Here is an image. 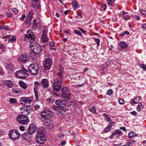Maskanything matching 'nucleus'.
I'll return each mask as SVG.
<instances>
[{
	"mask_svg": "<svg viewBox=\"0 0 146 146\" xmlns=\"http://www.w3.org/2000/svg\"><path fill=\"white\" fill-rule=\"evenodd\" d=\"M40 83V85L43 89L46 88L49 86V81L47 79H43Z\"/></svg>",
	"mask_w": 146,
	"mask_h": 146,
	"instance_id": "obj_16",
	"label": "nucleus"
},
{
	"mask_svg": "<svg viewBox=\"0 0 146 146\" xmlns=\"http://www.w3.org/2000/svg\"><path fill=\"white\" fill-rule=\"evenodd\" d=\"M137 135L136 133L133 131H131L128 134L129 138H132Z\"/></svg>",
	"mask_w": 146,
	"mask_h": 146,
	"instance_id": "obj_29",
	"label": "nucleus"
},
{
	"mask_svg": "<svg viewBox=\"0 0 146 146\" xmlns=\"http://www.w3.org/2000/svg\"><path fill=\"white\" fill-rule=\"evenodd\" d=\"M19 84L21 86L23 89H26L27 88V86L25 83L22 81H20L19 82Z\"/></svg>",
	"mask_w": 146,
	"mask_h": 146,
	"instance_id": "obj_30",
	"label": "nucleus"
},
{
	"mask_svg": "<svg viewBox=\"0 0 146 146\" xmlns=\"http://www.w3.org/2000/svg\"><path fill=\"white\" fill-rule=\"evenodd\" d=\"M90 111L93 113H95L96 112V109L94 106L90 108Z\"/></svg>",
	"mask_w": 146,
	"mask_h": 146,
	"instance_id": "obj_40",
	"label": "nucleus"
},
{
	"mask_svg": "<svg viewBox=\"0 0 146 146\" xmlns=\"http://www.w3.org/2000/svg\"><path fill=\"white\" fill-rule=\"evenodd\" d=\"M41 40L43 42H45L48 41V38L47 37L46 35L42 34Z\"/></svg>",
	"mask_w": 146,
	"mask_h": 146,
	"instance_id": "obj_25",
	"label": "nucleus"
},
{
	"mask_svg": "<svg viewBox=\"0 0 146 146\" xmlns=\"http://www.w3.org/2000/svg\"><path fill=\"white\" fill-rule=\"evenodd\" d=\"M28 57L27 55L25 54L21 55L19 58V61L22 63H24L27 61Z\"/></svg>",
	"mask_w": 146,
	"mask_h": 146,
	"instance_id": "obj_19",
	"label": "nucleus"
},
{
	"mask_svg": "<svg viewBox=\"0 0 146 146\" xmlns=\"http://www.w3.org/2000/svg\"><path fill=\"white\" fill-rule=\"evenodd\" d=\"M135 100L134 99H133L130 100V103L132 105H133V104H137V103Z\"/></svg>",
	"mask_w": 146,
	"mask_h": 146,
	"instance_id": "obj_53",
	"label": "nucleus"
},
{
	"mask_svg": "<svg viewBox=\"0 0 146 146\" xmlns=\"http://www.w3.org/2000/svg\"><path fill=\"white\" fill-rule=\"evenodd\" d=\"M38 54L35 52L31 49V51L30 52L29 55L31 59H34L36 58Z\"/></svg>",
	"mask_w": 146,
	"mask_h": 146,
	"instance_id": "obj_23",
	"label": "nucleus"
},
{
	"mask_svg": "<svg viewBox=\"0 0 146 146\" xmlns=\"http://www.w3.org/2000/svg\"><path fill=\"white\" fill-rule=\"evenodd\" d=\"M122 17L124 19L125 21L129 20L130 19V17L129 15H125L123 16Z\"/></svg>",
	"mask_w": 146,
	"mask_h": 146,
	"instance_id": "obj_46",
	"label": "nucleus"
},
{
	"mask_svg": "<svg viewBox=\"0 0 146 146\" xmlns=\"http://www.w3.org/2000/svg\"><path fill=\"white\" fill-rule=\"evenodd\" d=\"M6 16L7 17L11 18L12 17V13H8L6 14Z\"/></svg>",
	"mask_w": 146,
	"mask_h": 146,
	"instance_id": "obj_54",
	"label": "nucleus"
},
{
	"mask_svg": "<svg viewBox=\"0 0 146 146\" xmlns=\"http://www.w3.org/2000/svg\"><path fill=\"white\" fill-rule=\"evenodd\" d=\"M62 96L64 98L65 100L67 101H68L69 100L70 98L71 95L69 93L65 94V96L62 95Z\"/></svg>",
	"mask_w": 146,
	"mask_h": 146,
	"instance_id": "obj_28",
	"label": "nucleus"
},
{
	"mask_svg": "<svg viewBox=\"0 0 146 146\" xmlns=\"http://www.w3.org/2000/svg\"><path fill=\"white\" fill-rule=\"evenodd\" d=\"M5 84H6L7 85V86L9 88L12 87H13L14 85L12 82L10 80L6 81Z\"/></svg>",
	"mask_w": 146,
	"mask_h": 146,
	"instance_id": "obj_26",
	"label": "nucleus"
},
{
	"mask_svg": "<svg viewBox=\"0 0 146 146\" xmlns=\"http://www.w3.org/2000/svg\"><path fill=\"white\" fill-rule=\"evenodd\" d=\"M55 104L59 108L64 107L66 105L65 101L60 99H58L56 101Z\"/></svg>",
	"mask_w": 146,
	"mask_h": 146,
	"instance_id": "obj_18",
	"label": "nucleus"
},
{
	"mask_svg": "<svg viewBox=\"0 0 146 146\" xmlns=\"http://www.w3.org/2000/svg\"><path fill=\"white\" fill-rule=\"evenodd\" d=\"M45 130L43 127L38 128L36 136V141L38 143L43 144L45 141Z\"/></svg>",
	"mask_w": 146,
	"mask_h": 146,
	"instance_id": "obj_1",
	"label": "nucleus"
},
{
	"mask_svg": "<svg viewBox=\"0 0 146 146\" xmlns=\"http://www.w3.org/2000/svg\"><path fill=\"white\" fill-rule=\"evenodd\" d=\"M113 93V90L112 89H109L108 90L107 92V94L108 96L111 95Z\"/></svg>",
	"mask_w": 146,
	"mask_h": 146,
	"instance_id": "obj_47",
	"label": "nucleus"
},
{
	"mask_svg": "<svg viewBox=\"0 0 146 146\" xmlns=\"http://www.w3.org/2000/svg\"><path fill=\"white\" fill-rule=\"evenodd\" d=\"M15 75L18 78L21 79H24L29 76L28 71L24 68L17 71Z\"/></svg>",
	"mask_w": 146,
	"mask_h": 146,
	"instance_id": "obj_2",
	"label": "nucleus"
},
{
	"mask_svg": "<svg viewBox=\"0 0 146 146\" xmlns=\"http://www.w3.org/2000/svg\"><path fill=\"white\" fill-rule=\"evenodd\" d=\"M73 31L74 33H75L76 34L80 36H82V35L80 32L77 30H74Z\"/></svg>",
	"mask_w": 146,
	"mask_h": 146,
	"instance_id": "obj_50",
	"label": "nucleus"
},
{
	"mask_svg": "<svg viewBox=\"0 0 146 146\" xmlns=\"http://www.w3.org/2000/svg\"><path fill=\"white\" fill-rule=\"evenodd\" d=\"M143 108V106L142 104L140 103L139 104L138 106L137 107V111H140Z\"/></svg>",
	"mask_w": 146,
	"mask_h": 146,
	"instance_id": "obj_38",
	"label": "nucleus"
},
{
	"mask_svg": "<svg viewBox=\"0 0 146 146\" xmlns=\"http://www.w3.org/2000/svg\"><path fill=\"white\" fill-rule=\"evenodd\" d=\"M37 23H36V19H34L33 20V26L36 27L38 28L37 26Z\"/></svg>",
	"mask_w": 146,
	"mask_h": 146,
	"instance_id": "obj_52",
	"label": "nucleus"
},
{
	"mask_svg": "<svg viewBox=\"0 0 146 146\" xmlns=\"http://www.w3.org/2000/svg\"><path fill=\"white\" fill-rule=\"evenodd\" d=\"M28 70L31 74L32 75L36 74L39 70L38 64L36 63L31 64L29 66Z\"/></svg>",
	"mask_w": 146,
	"mask_h": 146,
	"instance_id": "obj_3",
	"label": "nucleus"
},
{
	"mask_svg": "<svg viewBox=\"0 0 146 146\" xmlns=\"http://www.w3.org/2000/svg\"><path fill=\"white\" fill-rule=\"evenodd\" d=\"M140 67L144 70H146V65L143 64H141L139 65Z\"/></svg>",
	"mask_w": 146,
	"mask_h": 146,
	"instance_id": "obj_45",
	"label": "nucleus"
},
{
	"mask_svg": "<svg viewBox=\"0 0 146 146\" xmlns=\"http://www.w3.org/2000/svg\"><path fill=\"white\" fill-rule=\"evenodd\" d=\"M134 19L137 20H139L140 19V17L139 16L135 15L134 16Z\"/></svg>",
	"mask_w": 146,
	"mask_h": 146,
	"instance_id": "obj_64",
	"label": "nucleus"
},
{
	"mask_svg": "<svg viewBox=\"0 0 146 146\" xmlns=\"http://www.w3.org/2000/svg\"><path fill=\"white\" fill-rule=\"evenodd\" d=\"M31 49L33 50L35 53L37 54H39L41 51V46L38 44H36L35 42H32L30 44Z\"/></svg>",
	"mask_w": 146,
	"mask_h": 146,
	"instance_id": "obj_7",
	"label": "nucleus"
},
{
	"mask_svg": "<svg viewBox=\"0 0 146 146\" xmlns=\"http://www.w3.org/2000/svg\"><path fill=\"white\" fill-rule=\"evenodd\" d=\"M130 113L134 116H136L137 115V113L135 111H133L132 112H130Z\"/></svg>",
	"mask_w": 146,
	"mask_h": 146,
	"instance_id": "obj_62",
	"label": "nucleus"
},
{
	"mask_svg": "<svg viewBox=\"0 0 146 146\" xmlns=\"http://www.w3.org/2000/svg\"><path fill=\"white\" fill-rule=\"evenodd\" d=\"M107 7V6L106 4H103L102 6V8L104 11L106 9Z\"/></svg>",
	"mask_w": 146,
	"mask_h": 146,
	"instance_id": "obj_56",
	"label": "nucleus"
},
{
	"mask_svg": "<svg viewBox=\"0 0 146 146\" xmlns=\"http://www.w3.org/2000/svg\"><path fill=\"white\" fill-rule=\"evenodd\" d=\"M9 136L11 139L13 140H16L19 138L20 134L17 130L14 129L10 131Z\"/></svg>",
	"mask_w": 146,
	"mask_h": 146,
	"instance_id": "obj_8",
	"label": "nucleus"
},
{
	"mask_svg": "<svg viewBox=\"0 0 146 146\" xmlns=\"http://www.w3.org/2000/svg\"><path fill=\"white\" fill-rule=\"evenodd\" d=\"M20 103L23 104H30L32 102V100L29 97H22L20 98Z\"/></svg>",
	"mask_w": 146,
	"mask_h": 146,
	"instance_id": "obj_11",
	"label": "nucleus"
},
{
	"mask_svg": "<svg viewBox=\"0 0 146 146\" xmlns=\"http://www.w3.org/2000/svg\"><path fill=\"white\" fill-rule=\"evenodd\" d=\"M27 34L25 35V38H28L32 41V42H35V36L33 32H32L30 29H29L27 32Z\"/></svg>",
	"mask_w": 146,
	"mask_h": 146,
	"instance_id": "obj_10",
	"label": "nucleus"
},
{
	"mask_svg": "<svg viewBox=\"0 0 146 146\" xmlns=\"http://www.w3.org/2000/svg\"><path fill=\"white\" fill-rule=\"evenodd\" d=\"M36 127L34 124L32 123L29 126L28 131L30 134H32L36 132Z\"/></svg>",
	"mask_w": 146,
	"mask_h": 146,
	"instance_id": "obj_13",
	"label": "nucleus"
},
{
	"mask_svg": "<svg viewBox=\"0 0 146 146\" xmlns=\"http://www.w3.org/2000/svg\"><path fill=\"white\" fill-rule=\"evenodd\" d=\"M34 13L33 12V10L31 9L29 11V13L28 15V16L29 17H33V15Z\"/></svg>",
	"mask_w": 146,
	"mask_h": 146,
	"instance_id": "obj_41",
	"label": "nucleus"
},
{
	"mask_svg": "<svg viewBox=\"0 0 146 146\" xmlns=\"http://www.w3.org/2000/svg\"><path fill=\"white\" fill-rule=\"evenodd\" d=\"M128 46V45L125 42L122 41L119 43L118 49L119 51H121Z\"/></svg>",
	"mask_w": 146,
	"mask_h": 146,
	"instance_id": "obj_17",
	"label": "nucleus"
},
{
	"mask_svg": "<svg viewBox=\"0 0 146 146\" xmlns=\"http://www.w3.org/2000/svg\"><path fill=\"white\" fill-rule=\"evenodd\" d=\"M49 46L52 50H55L56 49L55 43L54 42H50Z\"/></svg>",
	"mask_w": 146,
	"mask_h": 146,
	"instance_id": "obj_31",
	"label": "nucleus"
},
{
	"mask_svg": "<svg viewBox=\"0 0 146 146\" xmlns=\"http://www.w3.org/2000/svg\"><path fill=\"white\" fill-rule=\"evenodd\" d=\"M62 79L56 78L54 80L53 85V89L56 91H59L62 87L61 83H62Z\"/></svg>",
	"mask_w": 146,
	"mask_h": 146,
	"instance_id": "obj_4",
	"label": "nucleus"
},
{
	"mask_svg": "<svg viewBox=\"0 0 146 146\" xmlns=\"http://www.w3.org/2000/svg\"><path fill=\"white\" fill-rule=\"evenodd\" d=\"M12 11L15 15L19 13L18 10L15 8L13 9Z\"/></svg>",
	"mask_w": 146,
	"mask_h": 146,
	"instance_id": "obj_51",
	"label": "nucleus"
},
{
	"mask_svg": "<svg viewBox=\"0 0 146 146\" xmlns=\"http://www.w3.org/2000/svg\"><path fill=\"white\" fill-rule=\"evenodd\" d=\"M70 90L67 87H64L63 88L62 90V95L65 96V94L69 93Z\"/></svg>",
	"mask_w": 146,
	"mask_h": 146,
	"instance_id": "obj_22",
	"label": "nucleus"
},
{
	"mask_svg": "<svg viewBox=\"0 0 146 146\" xmlns=\"http://www.w3.org/2000/svg\"><path fill=\"white\" fill-rule=\"evenodd\" d=\"M78 29L80 30L81 32L84 34H86V31L82 29L81 28H78Z\"/></svg>",
	"mask_w": 146,
	"mask_h": 146,
	"instance_id": "obj_55",
	"label": "nucleus"
},
{
	"mask_svg": "<svg viewBox=\"0 0 146 146\" xmlns=\"http://www.w3.org/2000/svg\"><path fill=\"white\" fill-rule=\"evenodd\" d=\"M52 111L47 110H43L40 113L41 117L44 119H48L52 116Z\"/></svg>",
	"mask_w": 146,
	"mask_h": 146,
	"instance_id": "obj_9",
	"label": "nucleus"
},
{
	"mask_svg": "<svg viewBox=\"0 0 146 146\" xmlns=\"http://www.w3.org/2000/svg\"><path fill=\"white\" fill-rule=\"evenodd\" d=\"M114 134H116V135H118L119 136H121L123 134L121 130L119 129L115 130L114 131Z\"/></svg>",
	"mask_w": 146,
	"mask_h": 146,
	"instance_id": "obj_34",
	"label": "nucleus"
},
{
	"mask_svg": "<svg viewBox=\"0 0 146 146\" xmlns=\"http://www.w3.org/2000/svg\"><path fill=\"white\" fill-rule=\"evenodd\" d=\"M93 38L95 42H96L97 45L98 46L99 45H100V40L99 38Z\"/></svg>",
	"mask_w": 146,
	"mask_h": 146,
	"instance_id": "obj_48",
	"label": "nucleus"
},
{
	"mask_svg": "<svg viewBox=\"0 0 146 146\" xmlns=\"http://www.w3.org/2000/svg\"><path fill=\"white\" fill-rule=\"evenodd\" d=\"M78 3L76 1H75L72 2V5L73 7L74 8H75V9H76L78 7Z\"/></svg>",
	"mask_w": 146,
	"mask_h": 146,
	"instance_id": "obj_36",
	"label": "nucleus"
},
{
	"mask_svg": "<svg viewBox=\"0 0 146 146\" xmlns=\"http://www.w3.org/2000/svg\"><path fill=\"white\" fill-rule=\"evenodd\" d=\"M53 122L52 120H47L44 123V124L46 127L50 128L53 127Z\"/></svg>",
	"mask_w": 146,
	"mask_h": 146,
	"instance_id": "obj_21",
	"label": "nucleus"
},
{
	"mask_svg": "<svg viewBox=\"0 0 146 146\" xmlns=\"http://www.w3.org/2000/svg\"><path fill=\"white\" fill-rule=\"evenodd\" d=\"M3 29H4L5 30H6L7 31L9 30V28H8V27L7 26L3 27Z\"/></svg>",
	"mask_w": 146,
	"mask_h": 146,
	"instance_id": "obj_63",
	"label": "nucleus"
},
{
	"mask_svg": "<svg viewBox=\"0 0 146 146\" xmlns=\"http://www.w3.org/2000/svg\"><path fill=\"white\" fill-rule=\"evenodd\" d=\"M64 135L62 133H60L58 135V137L61 139H63L64 138Z\"/></svg>",
	"mask_w": 146,
	"mask_h": 146,
	"instance_id": "obj_59",
	"label": "nucleus"
},
{
	"mask_svg": "<svg viewBox=\"0 0 146 146\" xmlns=\"http://www.w3.org/2000/svg\"><path fill=\"white\" fill-rule=\"evenodd\" d=\"M17 121L22 124H26L29 121V118L26 115H19L16 118Z\"/></svg>",
	"mask_w": 146,
	"mask_h": 146,
	"instance_id": "obj_5",
	"label": "nucleus"
},
{
	"mask_svg": "<svg viewBox=\"0 0 146 146\" xmlns=\"http://www.w3.org/2000/svg\"><path fill=\"white\" fill-rule=\"evenodd\" d=\"M0 48L2 50L3 52L6 51V46L3 44H1L0 46Z\"/></svg>",
	"mask_w": 146,
	"mask_h": 146,
	"instance_id": "obj_42",
	"label": "nucleus"
},
{
	"mask_svg": "<svg viewBox=\"0 0 146 146\" xmlns=\"http://www.w3.org/2000/svg\"><path fill=\"white\" fill-rule=\"evenodd\" d=\"M33 17H29L28 16L26 17V24H29L31 23L32 19Z\"/></svg>",
	"mask_w": 146,
	"mask_h": 146,
	"instance_id": "obj_32",
	"label": "nucleus"
},
{
	"mask_svg": "<svg viewBox=\"0 0 146 146\" xmlns=\"http://www.w3.org/2000/svg\"><path fill=\"white\" fill-rule=\"evenodd\" d=\"M43 63L44 69L46 70H48L51 68L52 62L50 58H47L45 59Z\"/></svg>",
	"mask_w": 146,
	"mask_h": 146,
	"instance_id": "obj_6",
	"label": "nucleus"
},
{
	"mask_svg": "<svg viewBox=\"0 0 146 146\" xmlns=\"http://www.w3.org/2000/svg\"><path fill=\"white\" fill-rule=\"evenodd\" d=\"M16 36L15 35H13L11 39L8 40L10 42H15L16 40Z\"/></svg>",
	"mask_w": 146,
	"mask_h": 146,
	"instance_id": "obj_39",
	"label": "nucleus"
},
{
	"mask_svg": "<svg viewBox=\"0 0 146 146\" xmlns=\"http://www.w3.org/2000/svg\"><path fill=\"white\" fill-rule=\"evenodd\" d=\"M32 6L35 9H41L40 5V1L38 0H33L32 1Z\"/></svg>",
	"mask_w": 146,
	"mask_h": 146,
	"instance_id": "obj_15",
	"label": "nucleus"
},
{
	"mask_svg": "<svg viewBox=\"0 0 146 146\" xmlns=\"http://www.w3.org/2000/svg\"><path fill=\"white\" fill-rule=\"evenodd\" d=\"M111 127L108 126V125L104 129V131L105 132H108L110 131L111 130Z\"/></svg>",
	"mask_w": 146,
	"mask_h": 146,
	"instance_id": "obj_43",
	"label": "nucleus"
},
{
	"mask_svg": "<svg viewBox=\"0 0 146 146\" xmlns=\"http://www.w3.org/2000/svg\"><path fill=\"white\" fill-rule=\"evenodd\" d=\"M141 27L143 29H146V23L142 24L141 25Z\"/></svg>",
	"mask_w": 146,
	"mask_h": 146,
	"instance_id": "obj_58",
	"label": "nucleus"
},
{
	"mask_svg": "<svg viewBox=\"0 0 146 146\" xmlns=\"http://www.w3.org/2000/svg\"><path fill=\"white\" fill-rule=\"evenodd\" d=\"M134 99L135 100L137 104L139 102V101L141 100V98L140 96H138L134 98Z\"/></svg>",
	"mask_w": 146,
	"mask_h": 146,
	"instance_id": "obj_44",
	"label": "nucleus"
},
{
	"mask_svg": "<svg viewBox=\"0 0 146 146\" xmlns=\"http://www.w3.org/2000/svg\"><path fill=\"white\" fill-rule=\"evenodd\" d=\"M119 102L120 104H124V100L121 99L119 100Z\"/></svg>",
	"mask_w": 146,
	"mask_h": 146,
	"instance_id": "obj_57",
	"label": "nucleus"
},
{
	"mask_svg": "<svg viewBox=\"0 0 146 146\" xmlns=\"http://www.w3.org/2000/svg\"><path fill=\"white\" fill-rule=\"evenodd\" d=\"M116 0H107V3L109 6H111Z\"/></svg>",
	"mask_w": 146,
	"mask_h": 146,
	"instance_id": "obj_33",
	"label": "nucleus"
},
{
	"mask_svg": "<svg viewBox=\"0 0 146 146\" xmlns=\"http://www.w3.org/2000/svg\"><path fill=\"white\" fill-rule=\"evenodd\" d=\"M54 96L49 97L47 99V101L49 102H52L55 100Z\"/></svg>",
	"mask_w": 146,
	"mask_h": 146,
	"instance_id": "obj_35",
	"label": "nucleus"
},
{
	"mask_svg": "<svg viewBox=\"0 0 146 146\" xmlns=\"http://www.w3.org/2000/svg\"><path fill=\"white\" fill-rule=\"evenodd\" d=\"M9 101L11 103H16L17 100L15 99L11 98L10 99Z\"/></svg>",
	"mask_w": 146,
	"mask_h": 146,
	"instance_id": "obj_49",
	"label": "nucleus"
},
{
	"mask_svg": "<svg viewBox=\"0 0 146 146\" xmlns=\"http://www.w3.org/2000/svg\"><path fill=\"white\" fill-rule=\"evenodd\" d=\"M34 91L35 96L36 100V101H37L38 99V87L40 85V83L38 81L35 82H34Z\"/></svg>",
	"mask_w": 146,
	"mask_h": 146,
	"instance_id": "obj_12",
	"label": "nucleus"
},
{
	"mask_svg": "<svg viewBox=\"0 0 146 146\" xmlns=\"http://www.w3.org/2000/svg\"><path fill=\"white\" fill-rule=\"evenodd\" d=\"M19 129L21 131H24L25 129L24 127L23 126H20L19 127Z\"/></svg>",
	"mask_w": 146,
	"mask_h": 146,
	"instance_id": "obj_61",
	"label": "nucleus"
},
{
	"mask_svg": "<svg viewBox=\"0 0 146 146\" xmlns=\"http://www.w3.org/2000/svg\"><path fill=\"white\" fill-rule=\"evenodd\" d=\"M26 15L25 14H23L22 15V16L21 17H20V18L21 21L24 20L25 18Z\"/></svg>",
	"mask_w": 146,
	"mask_h": 146,
	"instance_id": "obj_60",
	"label": "nucleus"
},
{
	"mask_svg": "<svg viewBox=\"0 0 146 146\" xmlns=\"http://www.w3.org/2000/svg\"><path fill=\"white\" fill-rule=\"evenodd\" d=\"M103 115L106 121L108 122H110L111 121L110 118L105 113L103 114Z\"/></svg>",
	"mask_w": 146,
	"mask_h": 146,
	"instance_id": "obj_27",
	"label": "nucleus"
},
{
	"mask_svg": "<svg viewBox=\"0 0 146 146\" xmlns=\"http://www.w3.org/2000/svg\"><path fill=\"white\" fill-rule=\"evenodd\" d=\"M31 134H30L28 131L25 132L22 134V136L23 138L26 140H28L29 139L30 137Z\"/></svg>",
	"mask_w": 146,
	"mask_h": 146,
	"instance_id": "obj_24",
	"label": "nucleus"
},
{
	"mask_svg": "<svg viewBox=\"0 0 146 146\" xmlns=\"http://www.w3.org/2000/svg\"><path fill=\"white\" fill-rule=\"evenodd\" d=\"M20 112L21 113L25 115H27L29 112H28V107L27 106H24L20 108Z\"/></svg>",
	"mask_w": 146,
	"mask_h": 146,
	"instance_id": "obj_20",
	"label": "nucleus"
},
{
	"mask_svg": "<svg viewBox=\"0 0 146 146\" xmlns=\"http://www.w3.org/2000/svg\"><path fill=\"white\" fill-rule=\"evenodd\" d=\"M11 90L13 92L15 93L16 94L19 93L21 92L20 90L17 88H13Z\"/></svg>",
	"mask_w": 146,
	"mask_h": 146,
	"instance_id": "obj_37",
	"label": "nucleus"
},
{
	"mask_svg": "<svg viewBox=\"0 0 146 146\" xmlns=\"http://www.w3.org/2000/svg\"><path fill=\"white\" fill-rule=\"evenodd\" d=\"M58 72L56 76L57 78L62 79L63 73L64 72V68L62 65H60L58 66Z\"/></svg>",
	"mask_w": 146,
	"mask_h": 146,
	"instance_id": "obj_14",
	"label": "nucleus"
}]
</instances>
